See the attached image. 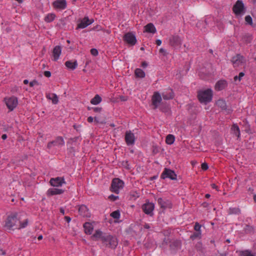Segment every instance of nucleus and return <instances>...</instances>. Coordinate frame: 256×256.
<instances>
[{"label":"nucleus","mask_w":256,"mask_h":256,"mask_svg":"<svg viewBox=\"0 0 256 256\" xmlns=\"http://www.w3.org/2000/svg\"><path fill=\"white\" fill-rule=\"evenodd\" d=\"M182 41L181 38L177 34L171 36L168 40L169 44L175 48L180 47Z\"/></svg>","instance_id":"nucleus-6"},{"label":"nucleus","mask_w":256,"mask_h":256,"mask_svg":"<svg viewBox=\"0 0 256 256\" xmlns=\"http://www.w3.org/2000/svg\"><path fill=\"white\" fill-rule=\"evenodd\" d=\"M61 52L62 48L60 46H56L52 50V55L54 56V61H56L58 59Z\"/></svg>","instance_id":"nucleus-23"},{"label":"nucleus","mask_w":256,"mask_h":256,"mask_svg":"<svg viewBox=\"0 0 256 256\" xmlns=\"http://www.w3.org/2000/svg\"><path fill=\"white\" fill-rule=\"evenodd\" d=\"M50 185L54 187H58L66 184V182L64 177H56L55 178H51L50 180Z\"/></svg>","instance_id":"nucleus-14"},{"label":"nucleus","mask_w":256,"mask_h":256,"mask_svg":"<svg viewBox=\"0 0 256 256\" xmlns=\"http://www.w3.org/2000/svg\"><path fill=\"white\" fill-rule=\"evenodd\" d=\"M245 20L246 22V23L252 26V18L250 16H246L245 17Z\"/></svg>","instance_id":"nucleus-46"},{"label":"nucleus","mask_w":256,"mask_h":256,"mask_svg":"<svg viewBox=\"0 0 256 256\" xmlns=\"http://www.w3.org/2000/svg\"><path fill=\"white\" fill-rule=\"evenodd\" d=\"M78 22H80L78 24L77 29L86 28L88 26L94 22V20L92 18L89 19L88 16H84L82 19H80Z\"/></svg>","instance_id":"nucleus-12"},{"label":"nucleus","mask_w":256,"mask_h":256,"mask_svg":"<svg viewBox=\"0 0 256 256\" xmlns=\"http://www.w3.org/2000/svg\"><path fill=\"white\" fill-rule=\"evenodd\" d=\"M231 130L232 132L236 135L238 137V138L240 136V130L236 124H234L231 128Z\"/></svg>","instance_id":"nucleus-32"},{"label":"nucleus","mask_w":256,"mask_h":256,"mask_svg":"<svg viewBox=\"0 0 256 256\" xmlns=\"http://www.w3.org/2000/svg\"><path fill=\"white\" fill-rule=\"evenodd\" d=\"M242 40L246 44H250L252 40V36L248 33L245 34L242 36Z\"/></svg>","instance_id":"nucleus-28"},{"label":"nucleus","mask_w":256,"mask_h":256,"mask_svg":"<svg viewBox=\"0 0 256 256\" xmlns=\"http://www.w3.org/2000/svg\"><path fill=\"white\" fill-rule=\"evenodd\" d=\"M162 100V98L160 94L158 92H154L152 98V108L156 109L160 104Z\"/></svg>","instance_id":"nucleus-11"},{"label":"nucleus","mask_w":256,"mask_h":256,"mask_svg":"<svg viewBox=\"0 0 256 256\" xmlns=\"http://www.w3.org/2000/svg\"><path fill=\"white\" fill-rule=\"evenodd\" d=\"M216 104L222 110L226 111L228 114H230L232 112V109L228 107L226 101L222 99L218 100Z\"/></svg>","instance_id":"nucleus-17"},{"label":"nucleus","mask_w":256,"mask_h":256,"mask_svg":"<svg viewBox=\"0 0 256 256\" xmlns=\"http://www.w3.org/2000/svg\"><path fill=\"white\" fill-rule=\"evenodd\" d=\"M229 214H240V210L238 208H230L228 210Z\"/></svg>","instance_id":"nucleus-37"},{"label":"nucleus","mask_w":256,"mask_h":256,"mask_svg":"<svg viewBox=\"0 0 256 256\" xmlns=\"http://www.w3.org/2000/svg\"><path fill=\"white\" fill-rule=\"evenodd\" d=\"M65 66L68 69L74 70L78 66V63L76 60H74V62L71 60H68L65 62Z\"/></svg>","instance_id":"nucleus-27"},{"label":"nucleus","mask_w":256,"mask_h":256,"mask_svg":"<svg viewBox=\"0 0 256 256\" xmlns=\"http://www.w3.org/2000/svg\"><path fill=\"white\" fill-rule=\"evenodd\" d=\"M176 174L174 170L168 168H164V171L160 175V178L164 180L166 178H169L172 180H176Z\"/></svg>","instance_id":"nucleus-7"},{"label":"nucleus","mask_w":256,"mask_h":256,"mask_svg":"<svg viewBox=\"0 0 256 256\" xmlns=\"http://www.w3.org/2000/svg\"><path fill=\"white\" fill-rule=\"evenodd\" d=\"M106 234L104 235L103 232L101 230H98L96 231V232L93 234L92 237L94 239L95 238L96 240L98 238H100L102 241V238L106 237Z\"/></svg>","instance_id":"nucleus-30"},{"label":"nucleus","mask_w":256,"mask_h":256,"mask_svg":"<svg viewBox=\"0 0 256 256\" xmlns=\"http://www.w3.org/2000/svg\"><path fill=\"white\" fill-rule=\"evenodd\" d=\"M84 228L86 234H90L93 230L92 225L88 222H86L84 224Z\"/></svg>","instance_id":"nucleus-25"},{"label":"nucleus","mask_w":256,"mask_h":256,"mask_svg":"<svg viewBox=\"0 0 256 256\" xmlns=\"http://www.w3.org/2000/svg\"><path fill=\"white\" fill-rule=\"evenodd\" d=\"M64 192V190L62 189H59L57 188H49L46 194L48 196H52L56 194H62Z\"/></svg>","instance_id":"nucleus-19"},{"label":"nucleus","mask_w":256,"mask_h":256,"mask_svg":"<svg viewBox=\"0 0 256 256\" xmlns=\"http://www.w3.org/2000/svg\"><path fill=\"white\" fill-rule=\"evenodd\" d=\"M242 256H255L253 254H252L250 251L246 250L244 252H242Z\"/></svg>","instance_id":"nucleus-49"},{"label":"nucleus","mask_w":256,"mask_h":256,"mask_svg":"<svg viewBox=\"0 0 256 256\" xmlns=\"http://www.w3.org/2000/svg\"><path fill=\"white\" fill-rule=\"evenodd\" d=\"M125 141L127 145H133L135 142V136L131 131H126L125 134Z\"/></svg>","instance_id":"nucleus-15"},{"label":"nucleus","mask_w":256,"mask_h":256,"mask_svg":"<svg viewBox=\"0 0 256 256\" xmlns=\"http://www.w3.org/2000/svg\"><path fill=\"white\" fill-rule=\"evenodd\" d=\"M201 168L202 170H206L208 168V166L207 163L204 162L202 164Z\"/></svg>","instance_id":"nucleus-54"},{"label":"nucleus","mask_w":256,"mask_h":256,"mask_svg":"<svg viewBox=\"0 0 256 256\" xmlns=\"http://www.w3.org/2000/svg\"><path fill=\"white\" fill-rule=\"evenodd\" d=\"M144 228L146 229H149L150 228V226L148 224H145L144 225Z\"/></svg>","instance_id":"nucleus-64"},{"label":"nucleus","mask_w":256,"mask_h":256,"mask_svg":"<svg viewBox=\"0 0 256 256\" xmlns=\"http://www.w3.org/2000/svg\"><path fill=\"white\" fill-rule=\"evenodd\" d=\"M46 98L50 100H52V102L54 104H57L58 102V97L55 94H47Z\"/></svg>","instance_id":"nucleus-33"},{"label":"nucleus","mask_w":256,"mask_h":256,"mask_svg":"<svg viewBox=\"0 0 256 256\" xmlns=\"http://www.w3.org/2000/svg\"><path fill=\"white\" fill-rule=\"evenodd\" d=\"M54 146V144H53V142H49L48 144V145H47V148H48V149H50L52 146Z\"/></svg>","instance_id":"nucleus-58"},{"label":"nucleus","mask_w":256,"mask_h":256,"mask_svg":"<svg viewBox=\"0 0 256 256\" xmlns=\"http://www.w3.org/2000/svg\"><path fill=\"white\" fill-rule=\"evenodd\" d=\"M202 206L204 208H207L209 204L208 202H204L202 204Z\"/></svg>","instance_id":"nucleus-61"},{"label":"nucleus","mask_w":256,"mask_h":256,"mask_svg":"<svg viewBox=\"0 0 256 256\" xmlns=\"http://www.w3.org/2000/svg\"><path fill=\"white\" fill-rule=\"evenodd\" d=\"M70 151L69 152L71 154H72V155L74 156V152H75L74 148H70Z\"/></svg>","instance_id":"nucleus-60"},{"label":"nucleus","mask_w":256,"mask_h":256,"mask_svg":"<svg viewBox=\"0 0 256 256\" xmlns=\"http://www.w3.org/2000/svg\"><path fill=\"white\" fill-rule=\"evenodd\" d=\"M227 86V82L225 80H220L216 82L215 85V89L220 91L224 89Z\"/></svg>","instance_id":"nucleus-22"},{"label":"nucleus","mask_w":256,"mask_h":256,"mask_svg":"<svg viewBox=\"0 0 256 256\" xmlns=\"http://www.w3.org/2000/svg\"><path fill=\"white\" fill-rule=\"evenodd\" d=\"M56 18V15L54 14H49L45 18L44 20L47 22H52Z\"/></svg>","instance_id":"nucleus-39"},{"label":"nucleus","mask_w":256,"mask_h":256,"mask_svg":"<svg viewBox=\"0 0 256 256\" xmlns=\"http://www.w3.org/2000/svg\"><path fill=\"white\" fill-rule=\"evenodd\" d=\"M123 39L125 42L131 46L135 45L137 42L136 36L133 32H128L124 34Z\"/></svg>","instance_id":"nucleus-8"},{"label":"nucleus","mask_w":256,"mask_h":256,"mask_svg":"<svg viewBox=\"0 0 256 256\" xmlns=\"http://www.w3.org/2000/svg\"><path fill=\"white\" fill-rule=\"evenodd\" d=\"M200 228L201 225L198 222H196L194 226V230L196 231V232H201Z\"/></svg>","instance_id":"nucleus-51"},{"label":"nucleus","mask_w":256,"mask_h":256,"mask_svg":"<svg viewBox=\"0 0 256 256\" xmlns=\"http://www.w3.org/2000/svg\"><path fill=\"white\" fill-rule=\"evenodd\" d=\"M90 54L94 56H97L98 52L96 48H93L90 50Z\"/></svg>","instance_id":"nucleus-52"},{"label":"nucleus","mask_w":256,"mask_h":256,"mask_svg":"<svg viewBox=\"0 0 256 256\" xmlns=\"http://www.w3.org/2000/svg\"><path fill=\"white\" fill-rule=\"evenodd\" d=\"M54 146H64V140L62 136H57L55 140H52Z\"/></svg>","instance_id":"nucleus-31"},{"label":"nucleus","mask_w":256,"mask_h":256,"mask_svg":"<svg viewBox=\"0 0 256 256\" xmlns=\"http://www.w3.org/2000/svg\"><path fill=\"white\" fill-rule=\"evenodd\" d=\"M64 218L66 220V221L68 223L70 222L71 220V218L68 216H64Z\"/></svg>","instance_id":"nucleus-59"},{"label":"nucleus","mask_w":256,"mask_h":256,"mask_svg":"<svg viewBox=\"0 0 256 256\" xmlns=\"http://www.w3.org/2000/svg\"><path fill=\"white\" fill-rule=\"evenodd\" d=\"M175 140V138L174 136L172 134H168L166 137V142L168 144H172Z\"/></svg>","instance_id":"nucleus-38"},{"label":"nucleus","mask_w":256,"mask_h":256,"mask_svg":"<svg viewBox=\"0 0 256 256\" xmlns=\"http://www.w3.org/2000/svg\"><path fill=\"white\" fill-rule=\"evenodd\" d=\"M244 76V72H240L238 76H236L234 77V81H236L237 80H238L240 81L242 79V78Z\"/></svg>","instance_id":"nucleus-47"},{"label":"nucleus","mask_w":256,"mask_h":256,"mask_svg":"<svg viewBox=\"0 0 256 256\" xmlns=\"http://www.w3.org/2000/svg\"><path fill=\"white\" fill-rule=\"evenodd\" d=\"M124 183L123 180L119 178H114L112 180L110 190L111 192L118 194L120 189L123 188Z\"/></svg>","instance_id":"nucleus-5"},{"label":"nucleus","mask_w":256,"mask_h":256,"mask_svg":"<svg viewBox=\"0 0 256 256\" xmlns=\"http://www.w3.org/2000/svg\"><path fill=\"white\" fill-rule=\"evenodd\" d=\"M18 223H20V220L18 218V214L16 213L12 214L8 216L4 227L8 230H14L15 228H18Z\"/></svg>","instance_id":"nucleus-1"},{"label":"nucleus","mask_w":256,"mask_h":256,"mask_svg":"<svg viewBox=\"0 0 256 256\" xmlns=\"http://www.w3.org/2000/svg\"><path fill=\"white\" fill-rule=\"evenodd\" d=\"M44 74L46 78H50L51 76V72L50 71H45Z\"/></svg>","instance_id":"nucleus-57"},{"label":"nucleus","mask_w":256,"mask_h":256,"mask_svg":"<svg viewBox=\"0 0 256 256\" xmlns=\"http://www.w3.org/2000/svg\"><path fill=\"white\" fill-rule=\"evenodd\" d=\"M234 67H238L245 62L244 57L240 54L233 56L231 60Z\"/></svg>","instance_id":"nucleus-13"},{"label":"nucleus","mask_w":256,"mask_h":256,"mask_svg":"<svg viewBox=\"0 0 256 256\" xmlns=\"http://www.w3.org/2000/svg\"><path fill=\"white\" fill-rule=\"evenodd\" d=\"M20 225L18 226V229L24 228L27 226L28 224V220L26 219L23 222L18 223Z\"/></svg>","instance_id":"nucleus-44"},{"label":"nucleus","mask_w":256,"mask_h":256,"mask_svg":"<svg viewBox=\"0 0 256 256\" xmlns=\"http://www.w3.org/2000/svg\"><path fill=\"white\" fill-rule=\"evenodd\" d=\"M201 236H202L201 232H195L190 236V238L192 240H194L197 238H200Z\"/></svg>","instance_id":"nucleus-41"},{"label":"nucleus","mask_w":256,"mask_h":256,"mask_svg":"<svg viewBox=\"0 0 256 256\" xmlns=\"http://www.w3.org/2000/svg\"><path fill=\"white\" fill-rule=\"evenodd\" d=\"M35 84H37V85L38 84V82L36 80H34L32 82H30V87H32Z\"/></svg>","instance_id":"nucleus-56"},{"label":"nucleus","mask_w":256,"mask_h":256,"mask_svg":"<svg viewBox=\"0 0 256 256\" xmlns=\"http://www.w3.org/2000/svg\"><path fill=\"white\" fill-rule=\"evenodd\" d=\"M102 242L104 243L106 246L112 249H115L118 246V241L116 236L107 234L106 237L102 238Z\"/></svg>","instance_id":"nucleus-4"},{"label":"nucleus","mask_w":256,"mask_h":256,"mask_svg":"<svg viewBox=\"0 0 256 256\" xmlns=\"http://www.w3.org/2000/svg\"><path fill=\"white\" fill-rule=\"evenodd\" d=\"M52 6L55 9L64 10L66 8V0H56L52 4Z\"/></svg>","instance_id":"nucleus-16"},{"label":"nucleus","mask_w":256,"mask_h":256,"mask_svg":"<svg viewBox=\"0 0 256 256\" xmlns=\"http://www.w3.org/2000/svg\"><path fill=\"white\" fill-rule=\"evenodd\" d=\"M174 96V92L172 89H168L166 92L162 93V96L166 100L172 99Z\"/></svg>","instance_id":"nucleus-21"},{"label":"nucleus","mask_w":256,"mask_h":256,"mask_svg":"<svg viewBox=\"0 0 256 256\" xmlns=\"http://www.w3.org/2000/svg\"><path fill=\"white\" fill-rule=\"evenodd\" d=\"M182 246V242L180 240H174L172 242H171V244L170 245V248L171 250H178V248H180Z\"/></svg>","instance_id":"nucleus-24"},{"label":"nucleus","mask_w":256,"mask_h":256,"mask_svg":"<svg viewBox=\"0 0 256 256\" xmlns=\"http://www.w3.org/2000/svg\"><path fill=\"white\" fill-rule=\"evenodd\" d=\"M102 102V98L98 94H96L94 98L90 100V103L94 105L99 104Z\"/></svg>","instance_id":"nucleus-35"},{"label":"nucleus","mask_w":256,"mask_h":256,"mask_svg":"<svg viewBox=\"0 0 256 256\" xmlns=\"http://www.w3.org/2000/svg\"><path fill=\"white\" fill-rule=\"evenodd\" d=\"M4 101L8 108L10 111L13 110L18 104L17 98L14 96L8 98H5Z\"/></svg>","instance_id":"nucleus-9"},{"label":"nucleus","mask_w":256,"mask_h":256,"mask_svg":"<svg viewBox=\"0 0 256 256\" xmlns=\"http://www.w3.org/2000/svg\"><path fill=\"white\" fill-rule=\"evenodd\" d=\"M148 63L146 62H143L142 63V66L143 68H146L148 66Z\"/></svg>","instance_id":"nucleus-62"},{"label":"nucleus","mask_w":256,"mask_h":256,"mask_svg":"<svg viewBox=\"0 0 256 256\" xmlns=\"http://www.w3.org/2000/svg\"><path fill=\"white\" fill-rule=\"evenodd\" d=\"M134 74L136 78H144L145 76V72L142 69L138 68L135 70Z\"/></svg>","instance_id":"nucleus-34"},{"label":"nucleus","mask_w":256,"mask_h":256,"mask_svg":"<svg viewBox=\"0 0 256 256\" xmlns=\"http://www.w3.org/2000/svg\"><path fill=\"white\" fill-rule=\"evenodd\" d=\"M169 242V240L166 238H164L160 246L162 248H166Z\"/></svg>","instance_id":"nucleus-45"},{"label":"nucleus","mask_w":256,"mask_h":256,"mask_svg":"<svg viewBox=\"0 0 256 256\" xmlns=\"http://www.w3.org/2000/svg\"><path fill=\"white\" fill-rule=\"evenodd\" d=\"M156 44L158 46H160V45L162 44V40H156Z\"/></svg>","instance_id":"nucleus-63"},{"label":"nucleus","mask_w":256,"mask_h":256,"mask_svg":"<svg viewBox=\"0 0 256 256\" xmlns=\"http://www.w3.org/2000/svg\"><path fill=\"white\" fill-rule=\"evenodd\" d=\"M196 248L197 250L200 251L202 249V243L201 242H198L196 244Z\"/></svg>","instance_id":"nucleus-53"},{"label":"nucleus","mask_w":256,"mask_h":256,"mask_svg":"<svg viewBox=\"0 0 256 256\" xmlns=\"http://www.w3.org/2000/svg\"><path fill=\"white\" fill-rule=\"evenodd\" d=\"M212 90L210 88H208L206 90H200L198 92V100L200 103L205 104L212 101Z\"/></svg>","instance_id":"nucleus-2"},{"label":"nucleus","mask_w":256,"mask_h":256,"mask_svg":"<svg viewBox=\"0 0 256 256\" xmlns=\"http://www.w3.org/2000/svg\"><path fill=\"white\" fill-rule=\"evenodd\" d=\"M120 212L119 210H115L110 214V216L115 219H118L120 217Z\"/></svg>","instance_id":"nucleus-42"},{"label":"nucleus","mask_w":256,"mask_h":256,"mask_svg":"<svg viewBox=\"0 0 256 256\" xmlns=\"http://www.w3.org/2000/svg\"><path fill=\"white\" fill-rule=\"evenodd\" d=\"M92 110L96 113H100L102 110V108H100V107H95V108L92 107Z\"/></svg>","instance_id":"nucleus-50"},{"label":"nucleus","mask_w":256,"mask_h":256,"mask_svg":"<svg viewBox=\"0 0 256 256\" xmlns=\"http://www.w3.org/2000/svg\"><path fill=\"white\" fill-rule=\"evenodd\" d=\"M94 120V122L96 124H106V118H102L100 116H96L94 117V118L91 116L88 118L87 120L88 122L92 123L93 122Z\"/></svg>","instance_id":"nucleus-20"},{"label":"nucleus","mask_w":256,"mask_h":256,"mask_svg":"<svg viewBox=\"0 0 256 256\" xmlns=\"http://www.w3.org/2000/svg\"><path fill=\"white\" fill-rule=\"evenodd\" d=\"M160 147L157 145L154 144L152 146V152L154 154H156L159 152Z\"/></svg>","instance_id":"nucleus-43"},{"label":"nucleus","mask_w":256,"mask_h":256,"mask_svg":"<svg viewBox=\"0 0 256 256\" xmlns=\"http://www.w3.org/2000/svg\"><path fill=\"white\" fill-rule=\"evenodd\" d=\"M80 139V138L79 136H76V137L73 138H70L68 140V144H72L74 142H76Z\"/></svg>","instance_id":"nucleus-48"},{"label":"nucleus","mask_w":256,"mask_h":256,"mask_svg":"<svg viewBox=\"0 0 256 256\" xmlns=\"http://www.w3.org/2000/svg\"><path fill=\"white\" fill-rule=\"evenodd\" d=\"M232 11L237 16H242L246 13V8L242 0H238L236 2L232 7Z\"/></svg>","instance_id":"nucleus-3"},{"label":"nucleus","mask_w":256,"mask_h":256,"mask_svg":"<svg viewBox=\"0 0 256 256\" xmlns=\"http://www.w3.org/2000/svg\"><path fill=\"white\" fill-rule=\"evenodd\" d=\"M158 203L161 208L165 209L168 207V202L164 201L161 198H158Z\"/></svg>","instance_id":"nucleus-36"},{"label":"nucleus","mask_w":256,"mask_h":256,"mask_svg":"<svg viewBox=\"0 0 256 256\" xmlns=\"http://www.w3.org/2000/svg\"><path fill=\"white\" fill-rule=\"evenodd\" d=\"M154 204L152 202H149L143 204L142 206V209L143 212L146 214L150 216H154Z\"/></svg>","instance_id":"nucleus-10"},{"label":"nucleus","mask_w":256,"mask_h":256,"mask_svg":"<svg viewBox=\"0 0 256 256\" xmlns=\"http://www.w3.org/2000/svg\"><path fill=\"white\" fill-rule=\"evenodd\" d=\"M254 227L249 224H246L244 228L243 232L245 234H252L254 232Z\"/></svg>","instance_id":"nucleus-29"},{"label":"nucleus","mask_w":256,"mask_h":256,"mask_svg":"<svg viewBox=\"0 0 256 256\" xmlns=\"http://www.w3.org/2000/svg\"><path fill=\"white\" fill-rule=\"evenodd\" d=\"M144 28L145 31L147 32L154 34L156 32V28L152 23L147 24Z\"/></svg>","instance_id":"nucleus-26"},{"label":"nucleus","mask_w":256,"mask_h":256,"mask_svg":"<svg viewBox=\"0 0 256 256\" xmlns=\"http://www.w3.org/2000/svg\"><path fill=\"white\" fill-rule=\"evenodd\" d=\"M159 109L163 112H167L169 111L170 108L168 105L161 104L159 105Z\"/></svg>","instance_id":"nucleus-40"},{"label":"nucleus","mask_w":256,"mask_h":256,"mask_svg":"<svg viewBox=\"0 0 256 256\" xmlns=\"http://www.w3.org/2000/svg\"><path fill=\"white\" fill-rule=\"evenodd\" d=\"M78 212L80 215L83 217L89 218L90 214L86 206L82 204L79 206Z\"/></svg>","instance_id":"nucleus-18"},{"label":"nucleus","mask_w":256,"mask_h":256,"mask_svg":"<svg viewBox=\"0 0 256 256\" xmlns=\"http://www.w3.org/2000/svg\"><path fill=\"white\" fill-rule=\"evenodd\" d=\"M118 196H114V194H111L108 196V198L112 200V201H115L118 199Z\"/></svg>","instance_id":"nucleus-55"}]
</instances>
